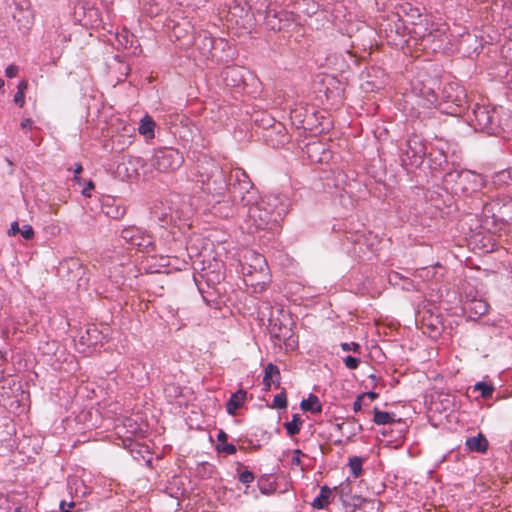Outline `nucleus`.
I'll return each mask as SVG.
<instances>
[{
  "mask_svg": "<svg viewBox=\"0 0 512 512\" xmlns=\"http://www.w3.org/2000/svg\"><path fill=\"white\" fill-rule=\"evenodd\" d=\"M341 348L344 350V351H350L352 350L353 352L355 353H359L360 352V345L358 343H355V342H351V343H342L341 344Z\"/></svg>",
  "mask_w": 512,
  "mask_h": 512,
  "instance_id": "obj_42",
  "label": "nucleus"
},
{
  "mask_svg": "<svg viewBox=\"0 0 512 512\" xmlns=\"http://www.w3.org/2000/svg\"><path fill=\"white\" fill-rule=\"evenodd\" d=\"M360 237H361V235H359L358 233H355V234L349 233V235L348 234L346 235L347 240H349L353 243L359 242Z\"/></svg>",
  "mask_w": 512,
  "mask_h": 512,
  "instance_id": "obj_51",
  "label": "nucleus"
},
{
  "mask_svg": "<svg viewBox=\"0 0 512 512\" xmlns=\"http://www.w3.org/2000/svg\"><path fill=\"white\" fill-rule=\"evenodd\" d=\"M206 164L207 167L204 165L197 166L198 181L202 183L201 189L208 195H211L217 203L224 201L228 193L229 199L233 203V184H236L237 191H239V185L232 179V173L238 168L231 169L228 176L229 182H227L226 173L214 161H208Z\"/></svg>",
  "mask_w": 512,
  "mask_h": 512,
  "instance_id": "obj_2",
  "label": "nucleus"
},
{
  "mask_svg": "<svg viewBox=\"0 0 512 512\" xmlns=\"http://www.w3.org/2000/svg\"><path fill=\"white\" fill-rule=\"evenodd\" d=\"M227 438H228V435L223 430H220L218 432L217 440H218L220 446L222 444L226 443Z\"/></svg>",
  "mask_w": 512,
  "mask_h": 512,
  "instance_id": "obj_50",
  "label": "nucleus"
},
{
  "mask_svg": "<svg viewBox=\"0 0 512 512\" xmlns=\"http://www.w3.org/2000/svg\"><path fill=\"white\" fill-rule=\"evenodd\" d=\"M498 211V222L512 225V199H504L502 208Z\"/></svg>",
  "mask_w": 512,
  "mask_h": 512,
  "instance_id": "obj_26",
  "label": "nucleus"
},
{
  "mask_svg": "<svg viewBox=\"0 0 512 512\" xmlns=\"http://www.w3.org/2000/svg\"><path fill=\"white\" fill-rule=\"evenodd\" d=\"M3 86H4V80L0 79V88H2Z\"/></svg>",
  "mask_w": 512,
  "mask_h": 512,
  "instance_id": "obj_58",
  "label": "nucleus"
},
{
  "mask_svg": "<svg viewBox=\"0 0 512 512\" xmlns=\"http://www.w3.org/2000/svg\"><path fill=\"white\" fill-rule=\"evenodd\" d=\"M17 233H20V227H19V224L17 221H14L11 223V226H10V229L8 231V234L10 236H14L16 235Z\"/></svg>",
  "mask_w": 512,
  "mask_h": 512,
  "instance_id": "obj_48",
  "label": "nucleus"
},
{
  "mask_svg": "<svg viewBox=\"0 0 512 512\" xmlns=\"http://www.w3.org/2000/svg\"><path fill=\"white\" fill-rule=\"evenodd\" d=\"M94 188V183L90 180L87 184V187H85L82 191V194L84 196H90L89 191Z\"/></svg>",
  "mask_w": 512,
  "mask_h": 512,
  "instance_id": "obj_52",
  "label": "nucleus"
},
{
  "mask_svg": "<svg viewBox=\"0 0 512 512\" xmlns=\"http://www.w3.org/2000/svg\"><path fill=\"white\" fill-rule=\"evenodd\" d=\"M360 362H361V360L359 358H356L353 356H347L344 359L345 366L348 369H356L359 366Z\"/></svg>",
  "mask_w": 512,
  "mask_h": 512,
  "instance_id": "obj_40",
  "label": "nucleus"
},
{
  "mask_svg": "<svg viewBox=\"0 0 512 512\" xmlns=\"http://www.w3.org/2000/svg\"><path fill=\"white\" fill-rule=\"evenodd\" d=\"M153 214L155 217L158 218L162 226L173 223L176 220V212L173 211L172 208L170 207L166 210L164 208L161 209L160 207L156 206L153 211Z\"/></svg>",
  "mask_w": 512,
  "mask_h": 512,
  "instance_id": "obj_25",
  "label": "nucleus"
},
{
  "mask_svg": "<svg viewBox=\"0 0 512 512\" xmlns=\"http://www.w3.org/2000/svg\"><path fill=\"white\" fill-rule=\"evenodd\" d=\"M254 478V474L249 470L242 471L239 475V481L247 485L252 483L254 481Z\"/></svg>",
  "mask_w": 512,
  "mask_h": 512,
  "instance_id": "obj_38",
  "label": "nucleus"
},
{
  "mask_svg": "<svg viewBox=\"0 0 512 512\" xmlns=\"http://www.w3.org/2000/svg\"><path fill=\"white\" fill-rule=\"evenodd\" d=\"M164 393L168 398H177L180 394V388L176 384H168L164 388Z\"/></svg>",
  "mask_w": 512,
  "mask_h": 512,
  "instance_id": "obj_37",
  "label": "nucleus"
},
{
  "mask_svg": "<svg viewBox=\"0 0 512 512\" xmlns=\"http://www.w3.org/2000/svg\"><path fill=\"white\" fill-rule=\"evenodd\" d=\"M492 203H497V207L498 208H493V211H494V222H498V211L500 210L499 208H502L503 206V200H500V199H495V200H492Z\"/></svg>",
  "mask_w": 512,
  "mask_h": 512,
  "instance_id": "obj_47",
  "label": "nucleus"
},
{
  "mask_svg": "<svg viewBox=\"0 0 512 512\" xmlns=\"http://www.w3.org/2000/svg\"><path fill=\"white\" fill-rule=\"evenodd\" d=\"M495 205H497V203H492V201H490V202L485 203L482 207V217H483L486 225H488L489 223L496 225L498 223V222H494L493 208H498Z\"/></svg>",
  "mask_w": 512,
  "mask_h": 512,
  "instance_id": "obj_31",
  "label": "nucleus"
},
{
  "mask_svg": "<svg viewBox=\"0 0 512 512\" xmlns=\"http://www.w3.org/2000/svg\"><path fill=\"white\" fill-rule=\"evenodd\" d=\"M156 123L153 118L149 115H145L139 123L138 132L144 136L147 140H151L155 137L154 129Z\"/></svg>",
  "mask_w": 512,
  "mask_h": 512,
  "instance_id": "obj_20",
  "label": "nucleus"
},
{
  "mask_svg": "<svg viewBox=\"0 0 512 512\" xmlns=\"http://www.w3.org/2000/svg\"><path fill=\"white\" fill-rule=\"evenodd\" d=\"M440 269H442V267L440 265L423 267L418 270V276L423 278L426 281H430V280L438 281L439 277L437 274H438V270H440Z\"/></svg>",
  "mask_w": 512,
  "mask_h": 512,
  "instance_id": "obj_28",
  "label": "nucleus"
},
{
  "mask_svg": "<svg viewBox=\"0 0 512 512\" xmlns=\"http://www.w3.org/2000/svg\"><path fill=\"white\" fill-rule=\"evenodd\" d=\"M483 184V178L480 174L462 169V177L460 179L459 192L471 193L477 191Z\"/></svg>",
  "mask_w": 512,
  "mask_h": 512,
  "instance_id": "obj_12",
  "label": "nucleus"
},
{
  "mask_svg": "<svg viewBox=\"0 0 512 512\" xmlns=\"http://www.w3.org/2000/svg\"><path fill=\"white\" fill-rule=\"evenodd\" d=\"M363 462H364L363 458H361L359 456H353V457L349 458L348 466L350 467L351 474L353 475L354 478H358L362 475Z\"/></svg>",
  "mask_w": 512,
  "mask_h": 512,
  "instance_id": "obj_30",
  "label": "nucleus"
},
{
  "mask_svg": "<svg viewBox=\"0 0 512 512\" xmlns=\"http://www.w3.org/2000/svg\"><path fill=\"white\" fill-rule=\"evenodd\" d=\"M183 162L184 157L177 149L164 147L155 151L151 166L160 173H168L177 170Z\"/></svg>",
  "mask_w": 512,
  "mask_h": 512,
  "instance_id": "obj_5",
  "label": "nucleus"
},
{
  "mask_svg": "<svg viewBox=\"0 0 512 512\" xmlns=\"http://www.w3.org/2000/svg\"><path fill=\"white\" fill-rule=\"evenodd\" d=\"M469 124L477 131L493 135L499 132V117L495 107L476 103L468 114Z\"/></svg>",
  "mask_w": 512,
  "mask_h": 512,
  "instance_id": "obj_4",
  "label": "nucleus"
},
{
  "mask_svg": "<svg viewBox=\"0 0 512 512\" xmlns=\"http://www.w3.org/2000/svg\"><path fill=\"white\" fill-rule=\"evenodd\" d=\"M232 179L239 185V191H237L236 184H233V204L248 208L246 218L248 230L251 233L276 231L288 213L289 199L281 194H269L258 201V190L243 169L235 170L232 173Z\"/></svg>",
  "mask_w": 512,
  "mask_h": 512,
  "instance_id": "obj_1",
  "label": "nucleus"
},
{
  "mask_svg": "<svg viewBox=\"0 0 512 512\" xmlns=\"http://www.w3.org/2000/svg\"><path fill=\"white\" fill-rule=\"evenodd\" d=\"M213 46V39L210 37H204V47L210 50Z\"/></svg>",
  "mask_w": 512,
  "mask_h": 512,
  "instance_id": "obj_55",
  "label": "nucleus"
},
{
  "mask_svg": "<svg viewBox=\"0 0 512 512\" xmlns=\"http://www.w3.org/2000/svg\"><path fill=\"white\" fill-rule=\"evenodd\" d=\"M263 384L265 390H270L272 384L280 385V371L276 365L269 363L265 367Z\"/></svg>",
  "mask_w": 512,
  "mask_h": 512,
  "instance_id": "obj_18",
  "label": "nucleus"
},
{
  "mask_svg": "<svg viewBox=\"0 0 512 512\" xmlns=\"http://www.w3.org/2000/svg\"><path fill=\"white\" fill-rule=\"evenodd\" d=\"M421 328L423 332L429 334V336L437 337L441 333L442 323L438 317H433L432 315L429 317L424 316L421 321Z\"/></svg>",
  "mask_w": 512,
  "mask_h": 512,
  "instance_id": "obj_16",
  "label": "nucleus"
},
{
  "mask_svg": "<svg viewBox=\"0 0 512 512\" xmlns=\"http://www.w3.org/2000/svg\"><path fill=\"white\" fill-rule=\"evenodd\" d=\"M247 71L241 66H227L222 71L223 81L230 87H241L245 83Z\"/></svg>",
  "mask_w": 512,
  "mask_h": 512,
  "instance_id": "obj_13",
  "label": "nucleus"
},
{
  "mask_svg": "<svg viewBox=\"0 0 512 512\" xmlns=\"http://www.w3.org/2000/svg\"><path fill=\"white\" fill-rule=\"evenodd\" d=\"M402 12L407 17L406 22L411 24L413 28L410 33L420 25H425L426 21H429L427 17L423 16L419 8L413 7L411 4H406L402 7Z\"/></svg>",
  "mask_w": 512,
  "mask_h": 512,
  "instance_id": "obj_14",
  "label": "nucleus"
},
{
  "mask_svg": "<svg viewBox=\"0 0 512 512\" xmlns=\"http://www.w3.org/2000/svg\"><path fill=\"white\" fill-rule=\"evenodd\" d=\"M474 389L476 391H480L481 396L483 398H488L492 395L494 391V387L490 384H487L485 382H478L475 384Z\"/></svg>",
  "mask_w": 512,
  "mask_h": 512,
  "instance_id": "obj_34",
  "label": "nucleus"
},
{
  "mask_svg": "<svg viewBox=\"0 0 512 512\" xmlns=\"http://www.w3.org/2000/svg\"><path fill=\"white\" fill-rule=\"evenodd\" d=\"M92 331H94V332H95V331H96V329H92ZM90 332H91V329H88V330H87V333H88V334H90Z\"/></svg>",
  "mask_w": 512,
  "mask_h": 512,
  "instance_id": "obj_59",
  "label": "nucleus"
},
{
  "mask_svg": "<svg viewBox=\"0 0 512 512\" xmlns=\"http://www.w3.org/2000/svg\"><path fill=\"white\" fill-rule=\"evenodd\" d=\"M263 137L268 145L276 148L289 142L287 129L281 122H273L265 128Z\"/></svg>",
  "mask_w": 512,
  "mask_h": 512,
  "instance_id": "obj_11",
  "label": "nucleus"
},
{
  "mask_svg": "<svg viewBox=\"0 0 512 512\" xmlns=\"http://www.w3.org/2000/svg\"><path fill=\"white\" fill-rule=\"evenodd\" d=\"M489 304L483 299L473 298L465 303L464 310L470 318H479L488 312Z\"/></svg>",
  "mask_w": 512,
  "mask_h": 512,
  "instance_id": "obj_15",
  "label": "nucleus"
},
{
  "mask_svg": "<svg viewBox=\"0 0 512 512\" xmlns=\"http://www.w3.org/2000/svg\"><path fill=\"white\" fill-rule=\"evenodd\" d=\"M302 424H303V421L300 418V416L298 414H294L292 417V420L289 422H286L284 424V427L286 429L287 434L290 437H292L300 432Z\"/></svg>",
  "mask_w": 512,
  "mask_h": 512,
  "instance_id": "obj_29",
  "label": "nucleus"
},
{
  "mask_svg": "<svg viewBox=\"0 0 512 512\" xmlns=\"http://www.w3.org/2000/svg\"><path fill=\"white\" fill-rule=\"evenodd\" d=\"M18 73V67L15 65H10L5 69V75L9 78H13Z\"/></svg>",
  "mask_w": 512,
  "mask_h": 512,
  "instance_id": "obj_45",
  "label": "nucleus"
},
{
  "mask_svg": "<svg viewBox=\"0 0 512 512\" xmlns=\"http://www.w3.org/2000/svg\"><path fill=\"white\" fill-rule=\"evenodd\" d=\"M250 285H251V286H255V291H256V292H258V291H259V292H261V291H263V290L266 288V286H265V283H264V282H263V283H257V284H254V283L251 281Z\"/></svg>",
  "mask_w": 512,
  "mask_h": 512,
  "instance_id": "obj_54",
  "label": "nucleus"
},
{
  "mask_svg": "<svg viewBox=\"0 0 512 512\" xmlns=\"http://www.w3.org/2000/svg\"><path fill=\"white\" fill-rule=\"evenodd\" d=\"M462 177V169H453L443 176V181L445 185L450 186V188L455 192H459L460 179Z\"/></svg>",
  "mask_w": 512,
  "mask_h": 512,
  "instance_id": "obj_23",
  "label": "nucleus"
},
{
  "mask_svg": "<svg viewBox=\"0 0 512 512\" xmlns=\"http://www.w3.org/2000/svg\"><path fill=\"white\" fill-rule=\"evenodd\" d=\"M29 138L32 140V141H35L34 139V136L33 135H30Z\"/></svg>",
  "mask_w": 512,
  "mask_h": 512,
  "instance_id": "obj_60",
  "label": "nucleus"
},
{
  "mask_svg": "<svg viewBox=\"0 0 512 512\" xmlns=\"http://www.w3.org/2000/svg\"><path fill=\"white\" fill-rule=\"evenodd\" d=\"M303 455L304 454H303V452L301 450H299V449L294 450L293 457H292V460H291L292 465H296V466L300 465L301 464L300 457L303 456Z\"/></svg>",
  "mask_w": 512,
  "mask_h": 512,
  "instance_id": "obj_44",
  "label": "nucleus"
},
{
  "mask_svg": "<svg viewBox=\"0 0 512 512\" xmlns=\"http://www.w3.org/2000/svg\"><path fill=\"white\" fill-rule=\"evenodd\" d=\"M273 406L279 409L286 408L287 406V397L284 392H281L274 396Z\"/></svg>",
  "mask_w": 512,
  "mask_h": 512,
  "instance_id": "obj_36",
  "label": "nucleus"
},
{
  "mask_svg": "<svg viewBox=\"0 0 512 512\" xmlns=\"http://www.w3.org/2000/svg\"><path fill=\"white\" fill-rule=\"evenodd\" d=\"M360 396H363V399L368 397V398H370L371 401H373L378 397V394L371 391V392L363 393Z\"/></svg>",
  "mask_w": 512,
  "mask_h": 512,
  "instance_id": "obj_53",
  "label": "nucleus"
},
{
  "mask_svg": "<svg viewBox=\"0 0 512 512\" xmlns=\"http://www.w3.org/2000/svg\"><path fill=\"white\" fill-rule=\"evenodd\" d=\"M247 398V392L239 389L233 393L226 403V411L230 415H235L236 411L243 406Z\"/></svg>",
  "mask_w": 512,
  "mask_h": 512,
  "instance_id": "obj_17",
  "label": "nucleus"
},
{
  "mask_svg": "<svg viewBox=\"0 0 512 512\" xmlns=\"http://www.w3.org/2000/svg\"><path fill=\"white\" fill-rule=\"evenodd\" d=\"M394 417H395V414H393V413L381 411L377 408H374L373 421L377 425L391 424L395 421Z\"/></svg>",
  "mask_w": 512,
  "mask_h": 512,
  "instance_id": "obj_27",
  "label": "nucleus"
},
{
  "mask_svg": "<svg viewBox=\"0 0 512 512\" xmlns=\"http://www.w3.org/2000/svg\"><path fill=\"white\" fill-rule=\"evenodd\" d=\"M25 88H26V83L21 82L18 86V91L14 95V102L20 107H22L25 103V95H24V90H23Z\"/></svg>",
  "mask_w": 512,
  "mask_h": 512,
  "instance_id": "obj_35",
  "label": "nucleus"
},
{
  "mask_svg": "<svg viewBox=\"0 0 512 512\" xmlns=\"http://www.w3.org/2000/svg\"><path fill=\"white\" fill-rule=\"evenodd\" d=\"M362 401H363V396H358L356 398V400L354 401L353 403V410L354 412H359L362 408Z\"/></svg>",
  "mask_w": 512,
  "mask_h": 512,
  "instance_id": "obj_49",
  "label": "nucleus"
},
{
  "mask_svg": "<svg viewBox=\"0 0 512 512\" xmlns=\"http://www.w3.org/2000/svg\"><path fill=\"white\" fill-rule=\"evenodd\" d=\"M493 183L500 187H505L507 193H512V168L502 170L495 174Z\"/></svg>",
  "mask_w": 512,
  "mask_h": 512,
  "instance_id": "obj_21",
  "label": "nucleus"
},
{
  "mask_svg": "<svg viewBox=\"0 0 512 512\" xmlns=\"http://www.w3.org/2000/svg\"><path fill=\"white\" fill-rule=\"evenodd\" d=\"M415 38L422 42L433 51H447L452 47L449 25L445 22L426 21L425 25H420L412 31Z\"/></svg>",
  "mask_w": 512,
  "mask_h": 512,
  "instance_id": "obj_3",
  "label": "nucleus"
},
{
  "mask_svg": "<svg viewBox=\"0 0 512 512\" xmlns=\"http://www.w3.org/2000/svg\"><path fill=\"white\" fill-rule=\"evenodd\" d=\"M75 506V503L73 501L71 502H66V501H61L60 502V511L61 512H71V508H73Z\"/></svg>",
  "mask_w": 512,
  "mask_h": 512,
  "instance_id": "obj_46",
  "label": "nucleus"
},
{
  "mask_svg": "<svg viewBox=\"0 0 512 512\" xmlns=\"http://www.w3.org/2000/svg\"><path fill=\"white\" fill-rule=\"evenodd\" d=\"M489 443L486 437L479 433L475 437H470L466 440V447L469 451L485 453L488 449Z\"/></svg>",
  "mask_w": 512,
  "mask_h": 512,
  "instance_id": "obj_19",
  "label": "nucleus"
},
{
  "mask_svg": "<svg viewBox=\"0 0 512 512\" xmlns=\"http://www.w3.org/2000/svg\"><path fill=\"white\" fill-rule=\"evenodd\" d=\"M426 156V146L423 138L416 133L411 134L402 148L401 161L404 166L418 167Z\"/></svg>",
  "mask_w": 512,
  "mask_h": 512,
  "instance_id": "obj_7",
  "label": "nucleus"
},
{
  "mask_svg": "<svg viewBox=\"0 0 512 512\" xmlns=\"http://www.w3.org/2000/svg\"><path fill=\"white\" fill-rule=\"evenodd\" d=\"M21 129L27 133L28 130H33L35 128L34 121L31 118L23 119L20 123Z\"/></svg>",
  "mask_w": 512,
  "mask_h": 512,
  "instance_id": "obj_43",
  "label": "nucleus"
},
{
  "mask_svg": "<svg viewBox=\"0 0 512 512\" xmlns=\"http://www.w3.org/2000/svg\"><path fill=\"white\" fill-rule=\"evenodd\" d=\"M122 239L136 247L139 251L144 253H151L155 251V243L152 235L147 231L137 226H128L121 231Z\"/></svg>",
  "mask_w": 512,
  "mask_h": 512,
  "instance_id": "obj_8",
  "label": "nucleus"
},
{
  "mask_svg": "<svg viewBox=\"0 0 512 512\" xmlns=\"http://www.w3.org/2000/svg\"><path fill=\"white\" fill-rule=\"evenodd\" d=\"M332 489L324 485L320 488L319 495L313 500L312 507L314 509H324L330 504Z\"/></svg>",
  "mask_w": 512,
  "mask_h": 512,
  "instance_id": "obj_22",
  "label": "nucleus"
},
{
  "mask_svg": "<svg viewBox=\"0 0 512 512\" xmlns=\"http://www.w3.org/2000/svg\"><path fill=\"white\" fill-rule=\"evenodd\" d=\"M255 260L260 267L262 264H265V259L262 256H257Z\"/></svg>",
  "mask_w": 512,
  "mask_h": 512,
  "instance_id": "obj_57",
  "label": "nucleus"
},
{
  "mask_svg": "<svg viewBox=\"0 0 512 512\" xmlns=\"http://www.w3.org/2000/svg\"><path fill=\"white\" fill-rule=\"evenodd\" d=\"M300 407L303 411H309L312 414H318L322 411L320 400L314 394H310L307 399L302 400Z\"/></svg>",
  "mask_w": 512,
  "mask_h": 512,
  "instance_id": "obj_24",
  "label": "nucleus"
},
{
  "mask_svg": "<svg viewBox=\"0 0 512 512\" xmlns=\"http://www.w3.org/2000/svg\"><path fill=\"white\" fill-rule=\"evenodd\" d=\"M20 234L25 240H31L34 237V229L31 225H23L20 228Z\"/></svg>",
  "mask_w": 512,
  "mask_h": 512,
  "instance_id": "obj_39",
  "label": "nucleus"
},
{
  "mask_svg": "<svg viewBox=\"0 0 512 512\" xmlns=\"http://www.w3.org/2000/svg\"><path fill=\"white\" fill-rule=\"evenodd\" d=\"M277 312L282 316L275 317L273 312L270 315L268 329L272 338L277 341H286L292 337V329L290 327L289 319L285 314H283V310H277Z\"/></svg>",
  "mask_w": 512,
  "mask_h": 512,
  "instance_id": "obj_9",
  "label": "nucleus"
},
{
  "mask_svg": "<svg viewBox=\"0 0 512 512\" xmlns=\"http://www.w3.org/2000/svg\"><path fill=\"white\" fill-rule=\"evenodd\" d=\"M218 450L222 451V452H224L226 454H229V455H232V454L236 453V451H237L235 445L228 444V443H224L221 446L218 445Z\"/></svg>",
  "mask_w": 512,
  "mask_h": 512,
  "instance_id": "obj_41",
  "label": "nucleus"
},
{
  "mask_svg": "<svg viewBox=\"0 0 512 512\" xmlns=\"http://www.w3.org/2000/svg\"><path fill=\"white\" fill-rule=\"evenodd\" d=\"M81 171H82V166H81V164H76V167H75V169H74L75 178H77V174H79Z\"/></svg>",
  "mask_w": 512,
  "mask_h": 512,
  "instance_id": "obj_56",
  "label": "nucleus"
},
{
  "mask_svg": "<svg viewBox=\"0 0 512 512\" xmlns=\"http://www.w3.org/2000/svg\"><path fill=\"white\" fill-rule=\"evenodd\" d=\"M466 94L462 86L457 83H447L442 89V100L445 103H451L450 114L460 112V109L465 103Z\"/></svg>",
  "mask_w": 512,
  "mask_h": 512,
  "instance_id": "obj_10",
  "label": "nucleus"
},
{
  "mask_svg": "<svg viewBox=\"0 0 512 512\" xmlns=\"http://www.w3.org/2000/svg\"><path fill=\"white\" fill-rule=\"evenodd\" d=\"M116 38L119 45L123 46L124 48H128L133 46L135 37L128 30L123 29L122 32L117 34Z\"/></svg>",
  "mask_w": 512,
  "mask_h": 512,
  "instance_id": "obj_32",
  "label": "nucleus"
},
{
  "mask_svg": "<svg viewBox=\"0 0 512 512\" xmlns=\"http://www.w3.org/2000/svg\"><path fill=\"white\" fill-rule=\"evenodd\" d=\"M430 161V167L432 169H442V164L446 163V157L442 152H438L437 155L433 156V154H430L429 156Z\"/></svg>",
  "mask_w": 512,
  "mask_h": 512,
  "instance_id": "obj_33",
  "label": "nucleus"
},
{
  "mask_svg": "<svg viewBox=\"0 0 512 512\" xmlns=\"http://www.w3.org/2000/svg\"><path fill=\"white\" fill-rule=\"evenodd\" d=\"M436 103L437 96L434 91L430 88L423 90L420 95L415 97V101L412 103V117L422 122L430 120L438 112Z\"/></svg>",
  "mask_w": 512,
  "mask_h": 512,
  "instance_id": "obj_6",
  "label": "nucleus"
}]
</instances>
